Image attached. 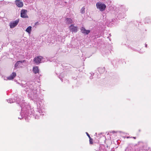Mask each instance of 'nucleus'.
Masks as SVG:
<instances>
[{"label": "nucleus", "instance_id": "20e7f679", "mask_svg": "<svg viewBox=\"0 0 151 151\" xmlns=\"http://www.w3.org/2000/svg\"><path fill=\"white\" fill-rule=\"evenodd\" d=\"M19 22V19H17L15 21H12L9 23V26L11 28L15 27L18 24Z\"/></svg>", "mask_w": 151, "mask_h": 151}, {"label": "nucleus", "instance_id": "2eb2a0df", "mask_svg": "<svg viewBox=\"0 0 151 151\" xmlns=\"http://www.w3.org/2000/svg\"><path fill=\"white\" fill-rule=\"evenodd\" d=\"M32 30V27L29 26L26 29V31L28 33H30Z\"/></svg>", "mask_w": 151, "mask_h": 151}, {"label": "nucleus", "instance_id": "4be33fe9", "mask_svg": "<svg viewBox=\"0 0 151 151\" xmlns=\"http://www.w3.org/2000/svg\"><path fill=\"white\" fill-rule=\"evenodd\" d=\"M93 77H92V76H90V78L91 79H93Z\"/></svg>", "mask_w": 151, "mask_h": 151}, {"label": "nucleus", "instance_id": "f3484780", "mask_svg": "<svg viewBox=\"0 0 151 151\" xmlns=\"http://www.w3.org/2000/svg\"><path fill=\"white\" fill-rule=\"evenodd\" d=\"M85 8L84 7L82 8L81 10V13H83L85 12Z\"/></svg>", "mask_w": 151, "mask_h": 151}, {"label": "nucleus", "instance_id": "dca6fc26", "mask_svg": "<svg viewBox=\"0 0 151 151\" xmlns=\"http://www.w3.org/2000/svg\"><path fill=\"white\" fill-rule=\"evenodd\" d=\"M86 133L89 139V142H92V139L91 138L90 136L89 135L88 133H87V132H86Z\"/></svg>", "mask_w": 151, "mask_h": 151}, {"label": "nucleus", "instance_id": "c85d7f7f", "mask_svg": "<svg viewBox=\"0 0 151 151\" xmlns=\"http://www.w3.org/2000/svg\"><path fill=\"white\" fill-rule=\"evenodd\" d=\"M118 140H116V142H117V141H118Z\"/></svg>", "mask_w": 151, "mask_h": 151}, {"label": "nucleus", "instance_id": "a211bd4d", "mask_svg": "<svg viewBox=\"0 0 151 151\" xmlns=\"http://www.w3.org/2000/svg\"><path fill=\"white\" fill-rule=\"evenodd\" d=\"M2 77L3 78V79L4 80H9V76L8 77H6L5 76H2Z\"/></svg>", "mask_w": 151, "mask_h": 151}, {"label": "nucleus", "instance_id": "6e6552de", "mask_svg": "<svg viewBox=\"0 0 151 151\" xmlns=\"http://www.w3.org/2000/svg\"><path fill=\"white\" fill-rule=\"evenodd\" d=\"M24 61V60L18 61L15 64V68L22 67L23 65V63Z\"/></svg>", "mask_w": 151, "mask_h": 151}, {"label": "nucleus", "instance_id": "393cba45", "mask_svg": "<svg viewBox=\"0 0 151 151\" xmlns=\"http://www.w3.org/2000/svg\"><path fill=\"white\" fill-rule=\"evenodd\" d=\"M147 44H145V46L146 47H147Z\"/></svg>", "mask_w": 151, "mask_h": 151}, {"label": "nucleus", "instance_id": "c756f323", "mask_svg": "<svg viewBox=\"0 0 151 151\" xmlns=\"http://www.w3.org/2000/svg\"><path fill=\"white\" fill-rule=\"evenodd\" d=\"M149 21H148V22H147V23H149Z\"/></svg>", "mask_w": 151, "mask_h": 151}, {"label": "nucleus", "instance_id": "4468645a", "mask_svg": "<svg viewBox=\"0 0 151 151\" xmlns=\"http://www.w3.org/2000/svg\"><path fill=\"white\" fill-rule=\"evenodd\" d=\"M98 71L100 73H103L105 71V68L104 67L99 68L98 69Z\"/></svg>", "mask_w": 151, "mask_h": 151}, {"label": "nucleus", "instance_id": "bb28decb", "mask_svg": "<svg viewBox=\"0 0 151 151\" xmlns=\"http://www.w3.org/2000/svg\"><path fill=\"white\" fill-rule=\"evenodd\" d=\"M133 138H134V139H135L136 138V137H133Z\"/></svg>", "mask_w": 151, "mask_h": 151}, {"label": "nucleus", "instance_id": "412c9836", "mask_svg": "<svg viewBox=\"0 0 151 151\" xmlns=\"http://www.w3.org/2000/svg\"><path fill=\"white\" fill-rule=\"evenodd\" d=\"M147 19H149V18L148 17L146 18L145 19V20H146Z\"/></svg>", "mask_w": 151, "mask_h": 151}, {"label": "nucleus", "instance_id": "f257e3e1", "mask_svg": "<svg viewBox=\"0 0 151 151\" xmlns=\"http://www.w3.org/2000/svg\"><path fill=\"white\" fill-rule=\"evenodd\" d=\"M29 83H25L23 81L21 84L22 87H25L27 85V87L25 90L27 93H28V97L32 100H33L36 103L37 106V111L36 112L34 111L33 108H31L29 105L27 104L25 102H24L23 97L21 96L18 97H16V99L14 100L12 99H10L7 100V102L9 103H11L16 101L18 104L20 105L21 107V112L20 114L21 117H19V119H21L23 118H28V117L32 115L34 116L35 118L37 119L39 118V115H43L45 112L41 109H40L41 106V101L37 96V89L34 86L35 83L32 82L30 83L29 86H28Z\"/></svg>", "mask_w": 151, "mask_h": 151}, {"label": "nucleus", "instance_id": "0eeeda50", "mask_svg": "<svg viewBox=\"0 0 151 151\" xmlns=\"http://www.w3.org/2000/svg\"><path fill=\"white\" fill-rule=\"evenodd\" d=\"M27 11L24 9H22L21 11V17L23 18H27L28 17L27 15Z\"/></svg>", "mask_w": 151, "mask_h": 151}, {"label": "nucleus", "instance_id": "a878e982", "mask_svg": "<svg viewBox=\"0 0 151 151\" xmlns=\"http://www.w3.org/2000/svg\"><path fill=\"white\" fill-rule=\"evenodd\" d=\"M60 80H61V81H63V79H62L61 78V79H60Z\"/></svg>", "mask_w": 151, "mask_h": 151}, {"label": "nucleus", "instance_id": "7ed1b4c3", "mask_svg": "<svg viewBox=\"0 0 151 151\" xmlns=\"http://www.w3.org/2000/svg\"><path fill=\"white\" fill-rule=\"evenodd\" d=\"M43 58L41 56L36 57L34 59V62L37 65L42 63L43 62Z\"/></svg>", "mask_w": 151, "mask_h": 151}, {"label": "nucleus", "instance_id": "39448f33", "mask_svg": "<svg viewBox=\"0 0 151 151\" xmlns=\"http://www.w3.org/2000/svg\"><path fill=\"white\" fill-rule=\"evenodd\" d=\"M69 29L70 31L72 32L76 33L78 30L77 26H74L73 24H71L69 27Z\"/></svg>", "mask_w": 151, "mask_h": 151}, {"label": "nucleus", "instance_id": "b1692460", "mask_svg": "<svg viewBox=\"0 0 151 151\" xmlns=\"http://www.w3.org/2000/svg\"><path fill=\"white\" fill-rule=\"evenodd\" d=\"M90 143L91 144H92L93 143V142H90Z\"/></svg>", "mask_w": 151, "mask_h": 151}, {"label": "nucleus", "instance_id": "1a4fd4ad", "mask_svg": "<svg viewBox=\"0 0 151 151\" xmlns=\"http://www.w3.org/2000/svg\"><path fill=\"white\" fill-rule=\"evenodd\" d=\"M81 29V31L82 33L86 35L88 34L90 32V30H87L85 28L83 27H82Z\"/></svg>", "mask_w": 151, "mask_h": 151}, {"label": "nucleus", "instance_id": "f8f14e48", "mask_svg": "<svg viewBox=\"0 0 151 151\" xmlns=\"http://www.w3.org/2000/svg\"><path fill=\"white\" fill-rule=\"evenodd\" d=\"M33 71L35 74L38 73L39 71L38 67L37 66L34 67L33 69Z\"/></svg>", "mask_w": 151, "mask_h": 151}, {"label": "nucleus", "instance_id": "cd10ccee", "mask_svg": "<svg viewBox=\"0 0 151 151\" xmlns=\"http://www.w3.org/2000/svg\"><path fill=\"white\" fill-rule=\"evenodd\" d=\"M127 138H129V137H127Z\"/></svg>", "mask_w": 151, "mask_h": 151}, {"label": "nucleus", "instance_id": "6ab92c4d", "mask_svg": "<svg viewBox=\"0 0 151 151\" xmlns=\"http://www.w3.org/2000/svg\"><path fill=\"white\" fill-rule=\"evenodd\" d=\"M39 24V23L38 22H36L35 24V25H37Z\"/></svg>", "mask_w": 151, "mask_h": 151}, {"label": "nucleus", "instance_id": "7c9ffc66", "mask_svg": "<svg viewBox=\"0 0 151 151\" xmlns=\"http://www.w3.org/2000/svg\"><path fill=\"white\" fill-rule=\"evenodd\" d=\"M109 35L111 36V34H109Z\"/></svg>", "mask_w": 151, "mask_h": 151}, {"label": "nucleus", "instance_id": "ddd939ff", "mask_svg": "<svg viewBox=\"0 0 151 151\" xmlns=\"http://www.w3.org/2000/svg\"><path fill=\"white\" fill-rule=\"evenodd\" d=\"M66 23L68 24H71L73 22L72 19L69 18H67L66 19Z\"/></svg>", "mask_w": 151, "mask_h": 151}, {"label": "nucleus", "instance_id": "5701e85b", "mask_svg": "<svg viewBox=\"0 0 151 151\" xmlns=\"http://www.w3.org/2000/svg\"><path fill=\"white\" fill-rule=\"evenodd\" d=\"M107 136H108L109 137V136H110V135L109 134V133H108V134H107Z\"/></svg>", "mask_w": 151, "mask_h": 151}, {"label": "nucleus", "instance_id": "f03ea898", "mask_svg": "<svg viewBox=\"0 0 151 151\" xmlns=\"http://www.w3.org/2000/svg\"><path fill=\"white\" fill-rule=\"evenodd\" d=\"M96 6L97 8L99 9L101 11H104L106 8L105 4L100 2L97 3L96 4Z\"/></svg>", "mask_w": 151, "mask_h": 151}, {"label": "nucleus", "instance_id": "aec40b11", "mask_svg": "<svg viewBox=\"0 0 151 151\" xmlns=\"http://www.w3.org/2000/svg\"><path fill=\"white\" fill-rule=\"evenodd\" d=\"M101 138L102 139H106V137L104 136H102L101 137Z\"/></svg>", "mask_w": 151, "mask_h": 151}, {"label": "nucleus", "instance_id": "9b49d317", "mask_svg": "<svg viewBox=\"0 0 151 151\" xmlns=\"http://www.w3.org/2000/svg\"><path fill=\"white\" fill-rule=\"evenodd\" d=\"M16 76V73L15 72H13L9 76V80H13Z\"/></svg>", "mask_w": 151, "mask_h": 151}, {"label": "nucleus", "instance_id": "423d86ee", "mask_svg": "<svg viewBox=\"0 0 151 151\" xmlns=\"http://www.w3.org/2000/svg\"><path fill=\"white\" fill-rule=\"evenodd\" d=\"M111 134V136H117V135H121L124 134V133L123 132L121 131H112L110 132Z\"/></svg>", "mask_w": 151, "mask_h": 151}, {"label": "nucleus", "instance_id": "9d476101", "mask_svg": "<svg viewBox=\"0 0 151 151\" xmlns=\"http://www.w3.org/2000/svg\"><path fill=\"white\" fill-rule=\"evenodd\" d=\"M15 2L17 6L19 7H21L23 6V2L20 0H16Z\"/></svg>", "mask_w": 151, "mask_h": 151}]
</instances>
